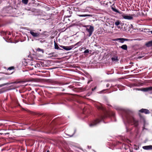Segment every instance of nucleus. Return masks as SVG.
Instances as JSON below:
<instances>
[{
    "mask_svg": "<svg viewBox=\"0 0 152 152\" xmlns=\"http://www.w3.org/2000/svg\"><path fill=\"white\" fill-rule=\"evenodd\" d=\"M107 114H105L104 115H102L100 116L99 118L96 119V120L93 121L90 124L89 126L90 127H93L96 126L100 121L101 120H102V119L105 118L107 117Z\"/></svg>",
    "mask_w": 152,
    "mask_h": 152,
    "instance_id": "nucleus-1",
    "label": "nucleus"
},
{
    "mask_svg": "<svg viewBox=\"0 0 152 152\" xmlns=\"http://www.w3.org/2000/svg\"><path fill=\"white\" fill-rule=\"evenodd\" d=\"M121 16L123 18L125 19L132 20L133 19V17H135L136 15L134 14L127 15L123 14Z\"/></svg>",
    "mask_w": 152,
    "mask_h": 152,
    "instance_id": "nucleus-2",
    "label": "nucleus"
},
{
    "mask_svg": "<svg viewBox=\"0 0 152 152\" xmlns=\"http://www.w3.org/2000/svg\"><path fill=\"white\" fill-rule=\"evenodd\" d=\"M86 27V30L89 33V36L90 37L94 31V27L91 26H87Z\"/></svg>",
    "mask_w": 152,
    "mask_h": 152,
    "instance_id": "nucleus-3",
    "label": "nucleus"
},
{
    "mask_svg": "<svg viewBox=\"0 0 152 152\" xmlns=\"http://www.w3.org/2000/svg\"><path fill=\"white\" fill-rule=\"evenodd\" d=\"M129 121L132 123L135 126H137L138 125V121L133 117H132L129 120H128Z\"/></svg>",
    "mask_w": 152,
    "mask_h": 152,
    "instance_id": "nucleus-4",
    "label": "nucleus"
},
{
    "mask_svg": "<svg viewBox=\"0 0 152 152\" xmlns=\"http://www.w3.org/2000/svg\"><path fill=\"white\" fill-rule=\"evenodd\" d=\"M60 46L65 50H69L73 48L74 47V45H71L69 46H65L62 45H60Z\"/></svg>",
    "mask_w": 152,
    "mask_h": 152,
    "instance_id": "nucleus-5",
    "label": "nucleus"
},
{
    "mask_svg": "<svg viewBox=\"0 0 152 152\" xmlns=\"http://www.w3.org/2000/svg\"><path fill=\"white\" fill-rule=\"evenodd\" d=\"M141 91L144 92L152 91V86L142 88L140 90Z\"/></svg>",
    "mask_w": 152,
    "mask_h": 152,
    "instance_id": "nucleus-6",
    "label": "nucleus"
},
{
    "mask_svg": "<svg viewBox=\"0 0 152 152\" xmlns=\"http://www.w3.org/2000/svg\"><path fill=\"white\" fill-rule=\"evenodd\" d=\"M34 37H40V33H36L32 31H31L29 32Z\"/></svg>",
    "mask_w": 152,
    "mask_h": 152,
    "instance_id": "nucleus-7",
    "label": "nucleus"
},
{
    "mask_svg": "<svg viewBox=\"0 0 152 152\" xmlns=\"http://www.w3.org/2000/svg\"><path fill=\"white\" fill-rule=\"evenodd\" d=\"M129 40L128 39H126L123 38H118L115 39V41L120 40V42L122 43H123L125 41H128Z\"/></svg>",
    "mask_w": 152,
    "mask_h": 152,
    "instance_id": "nucleus-8",
    "label": "nucleus"
},
{
    "mask_svg": "<svg viewBox=\"0 0 152 152\" xmlns=\"http://www.w3.org/2000/svg\"><path fill=\"white\" fill-rule=\"evenodd\" d=\"M142 148L145 150H152V145H149L143 146Z\"/></svg>",
    "mask_w": 152,
    "mask_h": 152,
    "instance_id": "nucleus-9",
    "label": "nucleus"
},
{
    "mask_svg": "<svg viewBox=\"0 0 152 152\" xmlns=\"http://www.w3.org/2000/svg\"><path fill=\"white\" fill-rule=\"evenodd\" d=\"M139 111L142 113H144L146 114H149L150 113L148 110L145 109H142L140 110Z\"/></svg>",
    "mask_w": 152,
    "mask_h": 152,
    "instance_id": "nucleus-10",
    "label": "nucleus"
},
{
    "mask_svg": "<svg viewBox=\"0 0 152 152\" xmlns=\"http://www.w3.org/2000/svg\"><path fill=\"white\" fill-rule=\"evenodd\" d=\"M96 107L99 110H101L103 111L105 110V108L104 107L103 105L100 104V105H97Z\"/></svg>",
    "mask_w": 152,
    "mask_h": 152,
    "instance_id": "nucleus-11",
    "label": "nucleus"
},
{
    "mask_svg": "<svg viewBox=\"0 0 152 152\" xmlns=\"http://www.w3.org/2000/svg\"><path fill=\"white\" fill-rule=\"evenodd\" d=\"M111 60L112 61L115 62H117L118 61V57L117 56H114V57H112Z\"/></svg>",
    "mask_w": 152,
    "mask_h": 152,
    "instance_id": "nucleus-12",
    "label": "nucleus"
},
{
    "mask_svg": "<svg viewBox=\"0 0 152 152\" xmlns=\"http://www.w3.org/2000/svg\"><path fill=\"white\" fill-rule=\"evenodd\" d=\"M119 48H121L124 50H127V46L126 45H124L121 46H120Z\"/></svg>",
    "mask_w": 152,
    "mask_h": 152,
    "instance_id": "nucleus-13",
    "label": "nucleus"
},
{
    "mask_svg": "<svg viewBox=\"0 0 152 152\" xmlns=\"http://www.w3.org/2000/svg\"><path fill=\"white\" fill-rule=\"evenodd\" d=\"M78 15L80 17H92V15H88V14H85V15Z\"/></svg>",
    "mask_w": 152,
    "mask_h": 152,
    "instance_id": "nucleus-14",
    "label": "nucleus"
},
{
    "mask_svg": "<svg viewBox=\"0 0 152 152\" xmlns=\"http://www.w3.org/2000/svg\"><path fill=\"white\" fill-rule=\"evenodd\" d=\"M54 46H55V49H58V50H61V49L59 47L57 44L56 42L55 41H54Z\"/></svg>",
    "mask_w": 152,
    "mask_h": 152,
    "instance_id": "nucleus-15",
    "label": "nucleus"
},
{
    "mask_svg": "<svg viewBox=\"0 0 152 152\" xmlns=\"http://www.w3.org/2000/svg\"><path fill=\"white\" fill-rule=\"evenodd\" d=\"M146 45L147 47H148L152 46V41H150L148 42L146 44Z\"/></svg>",
    "mask_w": 152,
    "mask_h": 152,
    "instance_id": "nucleus-16",
    "label": "nucleus"
},
{
    "mask_svg": "<svg viewBox=\"0 0 152 152\" xmlns=\"http://www.w3.org/2000/svg\"><path fill=\"white\" fill-rule=\"evenodd\" d=\"M111 9L113 11H114L118 13H120L119 12L118 10L115 8L113 7H111Z\"/></svg>",
    "mask_w": 152,
    "mask_h": 152,
    "instance_id": "nucleus-17",
    "label": "nucleus"
},
{
    "mask_svg": "<svg viewBox=\"0 0 152 152\" xmlns=\"http://www.w3.org/2000/svg\"><path fill=\"white\" fill-rule=\"evenodd\" d=\"M82 42L80 41L77 43H76L75 45H74V47L76 45H77L78 46H80L82 44Z\"/></svg>",
    "mask_w": 152,
    "mask_h": 152,
    "instance_id": "nucleus-18",
    "label": "nucleus"
},
{
    "mask_svg": "<svg viewBox=\"0 0 152 152\" xmlns=\"http://www.w3.org/2000/svg\"><path fill=\"white\" fill-rule=\"evenodd\" d=\"M37 51L38 52H42V53H43L44 52V50L43 49H42L40 48H37Z\"/></svg>",
    "mask_w": 152,
    "mask_h": 152,
    "instance_id": "nucleus-19",
    "label": "nucleus"
},
{
    "mask_svg": "<svg viewBox=\"0 0 152 152\" xmlns=\"http://www.w3.org/2000/svg\"><path fill=\"white\" fill-rule=\"evenodd\" d=\"M22 2L24 4H27L28 0H22Z\"/></svg>",
    "mask_w": 152,
    "mask_h": 152,
    "instance_id": "nucleus-20",
    "label": "nucleus"
},
{
    "mask_svg": "<svg viewBox=\"0 0 152 152\" xmlns=\"http://www.w3.org/2000/svg\"><path fill=\"white\" fill-rule=\"evenodd\" d=\"M14 66H11V67H9L7 69V71H8V70H14Z\"/></svg>",
    "mask_w": 152,
    "mask_h": 152,
    "instance_id": "nucleus-21",
    "label": "nucleus"
},
{
    "mask_svg": "<svg viewBox=\"0 0 152 152\" xmlns=\"http://www.w3.org/2000/svg\"><path fill=\"white\" fill-rule=\"evenodd\" d=\"M120 24V22L119 20H117L115 23V24L116 26H118Z\"/></svg>",
    "mask_w": 152,
    "mask_h": 152,
    "instance_id": "nucleus-22",
    "label": "nucleus"
},
{
    "mask_svg": "<svg viewBox=\"0 0 152 152\" xmlns=\"http://www.w3.org/2000/svg\"><path fill=\"white\" fill-rule=\"evenodd\" d=\"M89 52V50L88 49H87L85 50L84 52V53H88Z\"/></svg>",
    "mask_w": 152,
    "mask_h": 152,
    "instance_id": "nucleus-23",
    "label": "nucleus"
},
{
    "mask_svg": "<svg viewBox=\"0 0 152 152\" xmlns=\"http://www.w3.org/2000/svg\"><path fill=\"white\" fill-rule=\"evenodd\" d=\"M107 90V89H105V90H102V91H100V93H102L103 92V91H106V90Z\"/></svg>",
    "mask_w": 152,
    "mask_h": 152,
    "instance_id": "nucleus-24",
    "label": "nucleus"
},
{
    "mask_svg": "<svg viewBox=\"0 0 152 152\" xmlns=\"http://www.w3.org/2000/svg\"><path fill=\"white\" fill-rule=\"evenodd\" d=\"M109 84H107L106 85V86L107 87H108L109 86Z\"/></svg>",
    "mask_w": 152,
    "mask_h": 152,
    "instance_id": "nucleus-25",
    "label": "nucleus"
},
{
    "mask_svg": "<svg viewBox=\"0 0 152 152\" xmlns=\"http://www.w3.org/2000/svg\"><path fill=\"white\" fill-rule=\"evenodd\" d=\"M54 52H53V53H50V54H49V55H51V54H52V55H53V54H54Z\"/></svg>",
    "mask_w": 152,
    "mask_h": 152,
    "instance_id": "nucleus-26",
    "label": "nucleus"
},
{
    "mask_svg": "<svg viewBox=\"0 0 152 152\" xmlns=\"http://www.w3.org/2000/svg\"><path fill=\"white\" fill-rule=\"evenodd\" d=\"M96 88V87H95L94 88H92V91H94V90H95Z\"/></svg>",
    "mask_w": 152,
    "mask_h": 152,
    "instance_id": "nucleus-27",
    "label": "nucleus"
},
{
    "mask_svg": "<svg viewBox=\"0 0 152 152\" xmlns=\"http://www.w3.org/2000/svg\"><path fill=\"white\" fill-rule=\"evenodd\" d=\"M145 125H144V126H143V130H144V129H145Z\"/></svg>",
    "mask_w": 152,
    "mask_h": 152,
    "instance_id": "nucleus-28",
    "label": "nucleus"
},
{
    "mask_svg": "<svg viewBox=\"0 0 152 152\" xmlns=\"http://www.w3.org/2000/svg\"><path fill=\"white\" fill-rule=\"evenodd\" d=\"M82 49H86V48H83Z\"/></svg>",
    "mask_w": 152,
    "mask_h": 152,
    "instance_id": "nucleus-29",
    "label": "nucleus"
},
{
    "mask_svg": "<svg viewBox=\"0 0 152 152\" xmlns=\"http://www.w3.org/2000/svg\"><path fill=\"white\" fill-rule=\"evenodd\" d=\"M151 33L152 34V31H151Z\"/></svg>",
    "mask_w": 152,
    "mask_h": 152,
    "instance_id": "nucleus-30",
    "label": "nucleus"
},
{
    "mask_svg": "<svg viewBox=\"0 0 152 152\" xmlns=\"http://www.w3.org/2000/svg\"><path fill=\"white\" fill-rule=\"evenodd\" d=\"M47 152H50L49 151H48Z\"/></svg>",
    "mask_w": 152,
    "mask_h": 152,
    "instance_id": "nucleus-31",
    "label": "nucleus"
},
{
    "mask_svg": "<svg viewBox=\"0 0 152 152\" xmlns=\"http://www.w3.org/2000/svg\"><path fill=\"white\" fill-rule=\"evenodd\" d=\"M13 72H12L11 73H10V74H12Z\"/></svg>",
    "mask_w": 152,
    "mask_h": 152,
    "instance_id": "nucleus-32",
    "label": "nucleus"
},
{
    "mask_svg": "<svg viewBox=\"0 0 152 152\" xmlns=\"http://www.w3.org/2000/svg\"><path fill=\"white\" fill-rule=\"evenodd\" d=\"M151 94L152 93V92H151Z\"/></svg>",
    "mask_w": 152,
    "mask_h": 152,
    "instance_id": "nucleus-33",
    "label": "nucleus"
}]
</instances>
